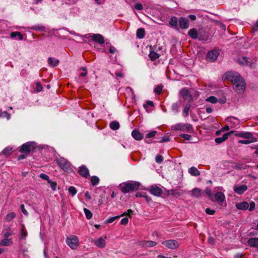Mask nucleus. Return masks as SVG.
<instances>
[{
    "mask_svg": "<svg viewBox=\"0 0 258 258\" xmlns=\"http://www.w3.org/2000/svg\"><path fill=\"white\" fill-rule=\"evenodd\" d=\"M223 78L230 81L232 84L233 89L238 94H242L245 89V83L244 79L237 72H228L224 74Z\"/></svg>",
    "mask_w": 258,
    "mask_h": 258,
    "instance_id": "nucleus-1",
    "label": "nucleus"
},
{
    "mask_svg": "<svg viewBox=\"0 0 258 258\" xmlns=\"http://www.w3.org/2000/svg\"><path fill=\"white\" fill-rule=\"evenodd\" d=\"M140 185L141 183L138 181H127L120 183L119 187L123 194H126L138 190Z\"/></svg>",
    "mask_w": 258,
    "mask_h": 258,
    "instance_id": "nucleus-2",
    "label": "nucleus"
},
{
    "mask_svg": "<svg viewBox=\"0 0 258 258\" xmlns=\"http://www.w3.org/2000/svg\"><path fill=\"white\" fill-rule=\"evenodd\" d=\"M56 163L64 171L71 172L73 171L71 163L63 157H60L56 159Z\"/></svg>",
    "mask_w": 258,
    "mask_h": 258,
    "instance_id": "nucleus-3",
    "label": "nucleus"
},
{
    "mask_svg": "<svg viewBox=\"0 0 258 258\" xmlns=\"http://www.w3.org/2000/svg\"><path fill=\"white\" fill-rule=\"evenodd\" d=\"M36 148V143L34 142H28L23 144L19 148V152L28 155Z\"/></svg>",
    "mask_w": 258,
    "mask_h": 258,
    "instance_id": "nucleus-4",
    "label": "nucleus"
},
{
    "mask_svg": "<svg viewBox=\"0 0 258 258\" xmlns=\"http://www.w3.org/2000/svg\"><path fill=\"white\" fill-rule=\"evenodd\" d=\"M171 129L173 130H180L182 132H186L189 133H193L194 132V130L191 124L189 123H177L176 124L173 125L171 126Z\"/></svg>",
    "mask_w": 258,
    "mask_h": 258,
    "instance_id": "nucleus-5",
    "label": "nucleus"
},
{
    "mask_svg": "<svg viewBox=\"0 0 258 258\" xmlns=\"http://www.w3.org/2000/svg\"><path fill=\"white\" fill-rule=\"evenodd\" d=\"M67 245L72 249H76L79 246V240L76 235H71L67 237L66 240Z\"/></svg>",
    "mask_w": 258,
    "mask_h": 258,
    "instance_id": "nucleus-6",
    "label": "nucleus"
},
{
    "mask_svg": "<svg viewBox=\"0 0 258 258\" xmlns=\"http://www.w3.org/2000/svg\"><path fill=\"white\" fill-rule=\"evenodd\" d=\"M165 247L171 249H176L179 246L178 241L175 239H169L162 242Z\"/></svg>",
    "mask_w": 258,
    "mask_h": 258,
    "instance_id": "nucleus-7",
    "label": "nucleus"
},
{
    "mask_svg": "<svg viewBox=\"0 0 258 258\" xmlns=\"http://www.w3.org/2000/svg\"><path fill=\"white\" fill-rule=\"evenodd\" d=\"M148 191L153 196L160 197L163 193L162 189L156 185H153L148 188Z\"/></svg>",
    "mask_w": 258,
    "mask_h": 258,
    "instance_id": "nucleus-8",
    "label": "nucleus"
},
{
    "mask_svg": "<svg viewBox=\"0 0 258 258\" xmlns=\"http://www.w3.org/2000/svg\"><path fill=\"white\" fill-rule=\"evenodd\" d=\"M180 94L183 99L187 100L188 102H191L193 100L192 95L189 90L183 88L180 91Z\"/></svg>",
    "mask_w": 258,
    "mask_h": 258,
    "instance_id": "nucleus-9",
    "label": "nucleus"
},
{
    "mask_svg": "<svg viewBox=\"0 0 258 258\" xmlns=\"http://www.w3.org/2000/svg\"><path fill=\"white\" fill-rule=\"evenodd\" d=\"M88 35L89 37L91 38L93 41L100 44H102L105 42L104 37L100 34H89Z\"/></svg>",
    "mask_w": 258,
    "mask_h": 258,
    "instance_id": "nucleus-10",
    "label": "nucleus"
},
{
    "mask_svg": "<svg viewBox=\"0 0 258 258\" xmlns=\"http://www.w3.org/2000/svg\"><path fill=\"white\" fill-rule=\"evenodd\" d=\"M225 199V195L221 192L218 191L215 195H213L211 200L213 202H216L220 204L222 203Z\"/></svg>",
    "mask_w": 258,
    "mask_h": 258,
    "instance_id": "nucleus-11",
    "label": "nucleus"
},
{
    "mask_svg": "<svg viewBox=\"0 0 258 258\" xmlns=\"http://www.w3.org/2000/svg\"><path fill=\"white\" fill-rule=\"evenodd\" d=\"M219 53L216 50L210 51L207 55V59L210 61H214L218 57Z\"/></svg>",
    "mask_w": 258,
    "mask_h": 258,
    "instance_id": "nucleus-12",
    "label": "nucleus"
},
{
    "mask_svg": "<svg viewBox=\"0 0 258 258\" xmlns=\"http://www.w3.org/2000/svg\"><path fill=\"white\" fill-rule=\"evenodd\" d=\"M178 24L181 29H186L189 27V21L185 17H180L178 20Z\"/></svg>",
    "mask_w": 258,
    "mask_h": 258,
    "instance_id": "nucleus-13",
    "label": "nucleus"
},
{
    "mask_svg": "<svg viewBox=\"0 0 258 258\" xmlns=\"http://www.w3.org/2000/svg\"><path fill=\"white\" fill-rule=\"evenodd\" d=\"M78 172L82 176L85 178H87L89 176V170L85 165H82L79 167Z\"/></svg>",
    "mask_w": 258,
    "mask_h": 258,
    "instance_id": "nucleus-14",
    "label": "nucleus"
},
{
    "mask_svg": "<svg viewBox=\"0 0 258 258\" xmlns=\"http://www.w3.org/2000/svg\"><path fill=\"white\" fill-rule=\"evenodd\" d=\"M247 189V187L245 184L240 186H235L234 187V192L238 195L243 194Z\"/></svg>",
    "mask_w": 258,
    "mask_h": 258,
    "instance_id": "nucleus-15",
    "label": "nucleus"
},
{
    "mask_svg": "<svg viewBox=\"0 0 258 258\" xmlns=\"http://www.w3.org/2000/svg\"><path fill=\"white\" fill-rule=\"evenodd\" d=\"M233 133V131H231L229 133H225L223 135L222 137H218L216 138L215 141L217 144H221L225 140H226L228 138L230 135L232 134Z\"/></svg>",
    "mask_w": 258,
    "mask_h": 258,
    "instance_id": "nucleus-16",
    "label": "nucleus"
},
{
    "mask_svg": "<svg viewBox=\"0 0 258 258\" xmlns=\"http://www.w3.org/2000/svg\"><path fill=\"white\" fill-rule=\"evenodd\" d=\"M140 245L145 247H151L155 246L157 243L153 241H142L140 242Z\"/></svg>",
    "mask_w": 258,
    "mask_h": 258,
    "instance_id": "nucleus-17",
    "label": "nucleus"
},
{
    "mask_svg": "<svg viewBox=\"0 0 258 258\" xmlns=\"http://www.w3.org/2000/svg\"><path fill=\"white\" fill-rule=\"evenodd\" d=\"M94 244L99 248H104L106 245L105 239L102 237H100L94 241Z\"/></svg>",
    "mask_w": 258,
    "mask_h": 258,
    "instance_id": "nucleus-18",
    "label": "nucleus"
},
{
    "mask_svg": "<svg viewBox=\"0 0 258 258\" xmlns=\"http://www.w3.org/2000/svg\"><path fill=\"white\" fill-rule=\"evenodd\" d=\"M235 135L237 137H242L245 139H249L252 137V134L250 132H240L236 133Z\"/></svg>",
    "mask_w": 258,
    "mask_h": 258,
    "instance_id": "nucleus-19",
    "label": "nucleus"
},
{
    "mask_svg": "<svg viewBox=\"0 0 258 258\" xmlns=\"http://www.w3.org/2000/svg\"><path fill=\"white\" fill-rule=\"evenodd\" d=\"M132 137L136 140L140 141L143 139V135L137 130H134L132 132Z\"/></svg>",
    "mask_w": 258,
    "mask_h": 258,
    "instance_id": "nucleus-20",
    "label": "nucleus"
},
{
    "mask_svg": "<svg viewBox=\"0 0 258 258\" xmlns=\"http://www.w3.org/2000/svg\"><path fill=\"white\" fill-rule=\"evenodd\" d=\"M247 244L251 247H257L258 246V237L257 238H250L247 240Z\"/></svg>",
    "mask_w": 258,
    "mask_h": 258,
    "instance_id": "nucleus-21",
    "label": "nucleus"
},
{
    "mask_svg": "<svg viewBox=\"0 0 258 258\" xmlns=\"http://www.w3.org/2000/svg\"><path fill=\"white\" fill-rule=\"evenodd\" d=\"M236 207L238 210H245L248 208V203L247 202L238 203L236 204Z\"/></svg>",
    "mask_w": 258,
    "mask_h": 258,
    "instance_id": "nucleus-22",
    "label": "nucleus"
},
{
    "mask_svg": "<svg viewBox=\"0 0 258 258\" xmlns=\"http://www.w3.org/2000/svg\"><path fill=\"white\" fill-rule=\"evenodd\" d=\"M59 62V61L58 59L53 57H50L48 59V63L50 66L52 67H55L57 66Z\"/></svg>",
    "mask_w": 258,
    "mask_h": 258,
    "instance_id": "nucleus-23",
    "label": "nucleus"
},
{
    "mask_svg": "<svg viewBox=\"0 0 258 258\" xmlns=\"http://www.w3.org/2000/svg\"><path fill=\"white\" fill-rule=\"evenodd\" d=\"M29 28L33 30L44 31L46 28L42 24H37L30 27Z\"/></svg>",
    "mask_w": 258,
    "mask_h": 258,
    "instance_id": "nucleus-24",
    "label": "nucleus"
},
{
    "mask_svg": "<svg viewBox=\"0 0 258 258\" xmlns=\"http://www.w3.org/2000/svg\"><path fill=\"white\" fill-rule=\"evenodd\" d=\"M202 192L203 191L202 189L198 188H195L191 190V196L197 198H199L201 196Z\"/></svg>",
    "mask_w": 258,
    "mask_h": 258,
    "instance_id": "nucleus-25",
    "label": "nucleus"
},
{
    "mask_svg": "<svg viewBox=\"0 0 258 258\" xmlns=\"http://www.w3.org/2000/svg\"><path fill=\"white\" fill-rule=\"evenodd\" d=\"M188 35L192 39H196L198 38V31L196 28H192L189 30Z\"/></svg>",
    "mask_w": 258,
    "mask_h": 258,
    "instance_id": "nucleus-26",
    "label": "nucleus"
},
{
    "mask_svg": "<svg viewBox=\"0 0 258 258\" xmlns=\"http://www.w3.org/2000/svg\"><path fill=\"white\" fill-rule=\"evenodd\" d=\"M188 172L192 176H197L200 175V172L195 167H191L188 169Z\"/></svg>",
    "mask_w": 258,
    "mask_h": 258,
    "instance_id": "nucleus-27",
    "label": "nucleus"
},
{
    "mask_svg": "<svg viewBox=\"0 0 258 258\" xmlns=\"http://www.w3.org/2000/svg\"><path fill=\"white\" fill-rule=\"evenodd\" d=\"M178 19L176 17H172L170 19V24L173 28L178 29Z\"/></svg>",
    "mask_w": 258,
    "mask_h": 258,
    "instance_id": "nucleus-28",
    "label": "nucleus"
},
{
    "mask_svg": "<svg viewBox=\"0 0 258 258\" xmlns=\"http://www.w3.org/2000/svg\"><path fill=\"white\" fill-rule=\"evenodd\" d=\"M160 56V55L154 51H151L149 54V57L151 59L152 61H155L157 59H158Z\"/></svg>",
    "mask_w": 258,
    "mask_h": 258,
    "instance_id": "nucleus-29",
    "label": "nucleus"
},
{
    "mask_svg": "<svg viewBox=\"0 0 258 258\" xmlns=\"http://www.w3.org/2000/svg\"><path fill=\"white\" fill-rule=\"evenodd\" d=\"M190 107L191 105L189 103H187L185 105L182 111V115L184 117H187L188 115V113Z\"/></svg>",
    "mask_w": 258,
    "mask_h": 258,
    "instance_id": "nucleus-30",
    "label": "nucleus"
},
{
    "mask_svg": "<svg viewBox=\"0 0 258 258\" xmlns=\"http://www.w3.org/2000/svg\"><path fill=\"white\" fill-rule=\"evenodd\" d=\"M181 103L180 101L175 102L174 103H173L171 109L172 111H173L175 113H177L179 111V108L181 105Z\"/></svg>",
    "mask_w": 258,
    "mask_h": 258,
    "instance_id": "nucleus-31",
    "label": "nucleus"
},
{
    "mask_svg": "<svg viewBox=\"0 0 258 258\" xmlns=\"http://www.w3.org/2000/svg\"><path fill=\"white\" fill-rule=\"evenodd\" d=\"M145 31L144 28H139L137 31V37L139 39H142L145 37Z\"/></svg>",
    "mask_w": 258,
    "mask_h": 258,
    "instance_id": "nucleus-32",
    "label": "nucleus"
},
{
    "mask_svg": "<svg viewBox=\"0 0 258 258\" xmlns=\"http://www.w3.org/2000/svg\"><path fill=\"white\" fill-rule=\"evenodd\" d=\"M249 139H250V140H239L238 141V143L247 145V144H249L252 142H256V139L254 137H253V136L252 138H249Z\"/></svg>",
    "mask_w": 258,
    "mask_h": 258,
    "instance_id": "nucleus-33",
    "label": "nucleus"
},
{
    "mask_svg": "<svg viewBox=\"0 0 258 258\" xmlns=\"http://www.w3.org/2000/svg\"><path fill=\"white\" fill-rule=\"evenodd\" d=\"M109 126L112 130L115 131L119 129L120 125L118 122L113 121L110 122Z\"/></svg>",
    "mask_w": 258,
    "mask_h": 258,
    "instance_id": "nucleus-34",
    "label": "nucleus"
},
{
    "mask_svg": "<svg viewBox=\"0 0 258 258\" xmlns=\"http://www.w3.org/2000/svg\"><path fill=\"white\" fill-rule=\"evenodd\" d=\"M12 243L13 242L11 238L4 239L1 241L0 245L3 246H9L12 244Z\"/></svg>",
    "mask_w": 258,
    "mask_h": 258,
    "instance_id": "nucleus-35",
    "label": "nucleus"
},
{
    "mask_svg": "<svg viewBox=\"0 0 258 258\" xmlns=\"http://www.w3.org/2000/svg\"><path fill=\"white\" fill-rule=\"evenodd\" d=\"M2 153L6 156L10 155L12 153V148L10 147H8L3 150Z\"/></svg>",
    "mask_w": 258,
    "mask_h": 258,
    "instance_id": "nucleus-36",
    "label": "nucleus"
},
{
    "mask_svg": "<svg viewBox=\"0 0 258 258\" xmlns=\"http://www.w3.org/2000/svg\"><path fill=\"white\" fill-rule=\"evenodd\" d=\"M10 36L11 38H15L16 36H18L19 40H22L23 38V36L19 32H13L11 33Z\"/></svg>",
    "mask_w": 258,
    "mask_h": 258,
    "instance_id": "nucleus-37",
    "label": "nucleus"
},
{
    "mask_svg": "<svg viewBox=\"0 0 258 258\" xmlns=\"http://www.w3.org/2000/svg\"><path fill=\"white\" fill-rule=\"evenodd\" d=\"M99 182V178L96 176H93L91 178V182L93 186L96 185Z\"/></svg>",
    "mask_w": 258,
    "mask_h": 258,
    "instance_id": "nucleus-38",
    "label": "nucleus"
},
{
    "mask_svg": "<svg viewBox=\"0 0 258 258\" xmlns=\"http://www.w3.org/2000/svg\"><path fill=\"white\" fill-rule=\"evenodd\" d=\"M84 212L85 213L86 217L87 219L89 220L92 218V213L91 212L90 210H89L87 208H84Z\"/></svg>",
    "mask_w": 258,
    "mask_h": 258,
    "instance_id": "nucleus-39",
    "label": "nucleus"
},
{
    "mask_svg": "<svg viewBox=\"0 0 258 258\" xmlns=\"http://www.w3.org/2000/svg\"><path fill=\"white\" fill-rule=\"evenodd\" d=\"M0 117L9 119L10 118V114L8 113L7 111H2L0 110Z\"/></svg>",
    "mask_w": 258,
    "mask_h": 258,
    "instance_id": "nucleus-40",
    "label": "nucleus"
},
{
    "mask_svg": "<svg viewBox=\"0 0 258 258\" xmlns=\"http://www.w3.org/2000/svg\"><path fill=\"white\" fill-rule=\"evenodd\" d=\"M16 216V214L14 212H11L7 215L6 219L10 222Z\"/></svg>",
    "mask_w": 258,
    "mask_h": 258,
    "instance_id": "nucleus-41",
    "label": "nucleus"
},
{
    "mask_svg": "<svg viewBox=\"0 0 258 258\" xmlns=\"http://www.w3.org/2000/svg\"><path fill=\"white\" fill-rule=\"evenodd\" d=\"M206 101L212 103H216L218 101V99L215 96H211L208 97L206 99Z\"/></svg>",
    "mask_w": 258,
    "mask_h": 258,
    "instance_id": "nucleus-42",
    "label": "nucleus"
},
{
    "mask_svg": "<svg viewBox=\"0 0 258 258\" xmlns=\"http://www.w3.org/2000/svg\"><path fill=\"white\" fill-rule=\"evenodd\" d=\"M69 192L73 197L76 194L77 189H76V188L74 186H71L69 188Z\"/></svg>",
    "mask_w": 258,
    "mask_h": 258,
    "instance_id": "nucleus-43",
    "label": "nucleus"
},
{
    "mask_svg": "<svg viewBox=\"0 0 258 258\" xmlns=\"http://www.w3.org/2000/svg\"><path fill=\"white\" fill-rule=\"evenodd\" d=\"M120 217H121V216L119 215V216H116L112 217L111 218H109L105 221V223H111L113 222V221H114L117 219L120 218Z\"/></svg>",
    "mask_w": 258,
    "mask_h": 258,
    "instance_id": "nucleus-44",
    "label": "nucleus"
},
{
    "mask_svg": "<svg viewBox=\"0 0 258 258\" xmlns=\"http://www.w3.org/2000/svg\"><path fill=\"white\" fill-rule=\"evenodd\" d=\"M27 236V232L26 230L24 229H22L21 230V237L22 239H25Z\"/></svg>",
    "mask_w": 258,
    "mask_h": 258,
    "instance_id": "nucleus-45",
    "label": "nucleus"
},
{
    "mask_svg": "<svg viewBox=\"0 0 258 258\" xmlns=\"http://www.w3.org/2000/svg\"><path fill=\"white\" fill-rule=\"evenodd\" d=\"M156 134H157V132L155 131H154L151 132L147 134L146 135V137L147 138H152V137H154L156 135Z\"/></svg>",
    "mask_w": 258,
    "mask_h": 258,
    "instance_id": "nucleus-46",
    "label": "nucleus"
},
{
    "mask_svg": "<svg viewBox=\"0 0 258 258\" xmlns=\"http://www.w3.org/2000/svg\"><path fill=\"white\" fill-rule=\"evenodd\" d=\"M48 183L50 184V187L53 190H55L56 188V183L51 180H49Z\"/></svg>",
    "mask_w": 258,
    "mask_h": 258,
    "instance_id": "nucleus-47",
    "label": "nucleus"
},
{
    "mask_svg": "<svg viewBox=\"0 0 258 258\" xmlns=\"http://www.w3.org/2000/svg\"><path fill=\"white\" fill-rule=\"evenodd\" d=\"M163 160V157L160 155H157L156 156L155 161L157 163H161Z\"/></svg>",
    "mask_w": 258,
    "mask_h": 258,
    "instance_id": "nucleus-48",
    "label": "nucleus"
},
{
    "mask_svg": "<svg viewBox=\"0 0 258 258\" xmlns=\"http://www.w3.org/2000/svg\"><path fill=\"white\" fill-rule=\"evenodd\" d=\"M255 206V203L253 202H251L250 203L249 205L248 204V208L247 209H248V210L249 211H252L254 209Z\"/></svg>",
    "mask_w": 258,
    "mask_h": 258,
    "instance_id": "nucleus-49",
    "label": "nucleus"
},
{
    "mask_svg": "<svg viewBox=\"0 0 258 258\" xmlns=\"http://www.w3.org/2000/svg\"><path fill=\"white\" fill-rule=\"evenodd\" d=\"M133 214V211L131 209L128 210L126 212H124L122 214H121L120 216L121 217L127 215L129 217H131V215Z\"/></svg>",
    "mask_w": 258,
    "mask_h": 258,
    "instance_id": "nucleus-50",
    "label": "nucleus"
},
{
    "mask_svg": "<svg viewBox=\"0 0 258 258\" xmlns=\"http://www.w3.org/2000/svg\"><path fill=\"white\" fill-rule=\"evenodd\" d=\"M39 177L43 179L47 180L48 182L50 180L49 176L46 174L41 173Z\"/></svg>",
    "mask_w": 258,
    "mask_h": 258,
    "instance_id": "nucleus-51",
    "label": "nucleus"
},
{
    "mask_svg": "<svg viewBox=\"0 0 258 258\" xmlns=\"http://www.w3.org/2000/svg\"><path fill=\"white\" fill-rule=\"evenodd\" d=\"M239 63L242 64H246L247 62V58L246 57H243L241 59L238 60Z\"/></svg>",
    "mask_w": 258,
    "mask_h": 258,
    "instance_id": "nucleus-52",
    "label": "nucleus"
},
{
    "mask_svg": "<svg viewBox=\"0 0 258 258\" xmlns=\"http://www.w3.org/2000/svg\"><path fill=\"white\" fill-rule=\"evenodd\" d=\"M205 193L207 194V195L211 199L213 198V195L212 193L211 190L209 188H207L205 190Z\"/></svg>",
    "mask_w": 258,
    "mask_h": 258,
    "instance_id": "nucleus-53",
    "label": "nucleus"
},
{
    "mask_svg": "<svg viewBox=\"0 0 258 258\" xmlns=\"http://www.w3.org/2000/svg\"><path fill=\"white\" fill-rule=\"evenodd\" d=\"M205 211L208 215H214L216 212L215 210H211L210 208H207Z\"/></svg>",
    "mask_w": 258,
    "mask_h": 258,
    "instance_id": "nucleus-54",
    "label": "nucleus"
},
{
    "mask_svg": "<svg viewBox=\"0 0 258 258\" xmlns=\"http://www.w3.org/2000/svg\"><path fill=\"white\" fill-rule=\"evenodd\" d=\"M180 136L184 138L185 140L189 141L191 139L192 137L188 134H181Z\"/></svg>",
    "mask_w": 258,
    "mask_h": 258,
    "instance_id": "nucleus-55",
    "label": "nucleus"
},
{
    "mask_svg": "<svg viewBox=\"0 0 258 258\" xmlns=\"http://www.w3.org/2000/svg\"><path fill=\"white\" fill-rule=\"evenodd\" d=\"M169 141V137L168 136H164L162 138H161V140L158 141V142L160 143H164V142H167Z\"/></svg>",
    "mask_w": 258,
    "mask_h": 258,
    "instance_id": "nucleus-56",
    "label": "nucleus"
},
{
    "mask_svg": "<svg viewBox=\"0 0 258 258\" xmlns=\"http://www.w3.org/2000/svg\"><path fill=\"white\" fill-rule=\"evenodd\" d=\"M162 91V87L161 86H158L154 89V92L158 93L160 94Z\"/></svg>",
    "mask_w": 258,
    "mask_h": 258,
    "instance_id": "nucleus-57",
    "label": "nucleus"
},
{
    "mask_svg": "<svg viewBox=\"0 0 258 258\" xmlns=\"http://www.w3.org/2000/svg\"><path fill=\"white\" fill-rule=\"evenodd\" d=\"M134 8L137 10H142L143 9V6L141 4L138 3L134 6Z\"/></svg>",
    "mask_w": 258,
    "mask_h": 258,
    "instance_id": "nucleus-58",
    "label": "nucleus"
},
{
    "mask_svg": "<svg viewBox=\"0 0 258 258\" xmlns=\"http://www.w3.org/2000/svg\"><path fill=\"white\" fill-rule=\"evenodd\" d=\"M36 90L38 92L42 90V86L39 82L36 83Z\"/></svg>",
    "mask_w": 258,
    "mask_h": 258,
    "instance_id": "nucleus-59",
    "label": "nucleus"
},
{
    "mask_svg": "<svg viewBox=\"0 0 258 258\" xmlns=\"http://www.w3.org/2000/svg\"><path fill=\"white\" fill-rule=\"evenodd\" d=\"M128 221V219L127 217H124L122 218L120 221V224L121 225H126L127 224Z\"/></svg>",
    "mask_w": 258,
    "mask_h": 258,
    "instance_id": "nucleus-60",
    "label": "nucleus"
},
{
    "mask_svg": "<svg viewBox=\"0 0 258 258\" xmlns=\"http://www.w3.org/2000/svg\"><path fill=\"white\" fill-rule=\"evenodd\" d=\"M21 209L22 212V213L26 216H27L28 215V213L26 210L25 209L24 205L23 204L21 205Z\"/></svg>",
    "mask_w": 258,
    "mask_h": 258,
    "instance_id": "nucleus-61",
    "label": "nucleus"
},
{
    "mask_svg": "<svg viewBox=\"0 0 258 258\" xmlns=\"http://www.w3.org/2000/svg\"><path fill=\"white\" fill-rule=\"evenodd\" d=\"M148 106H154L153 102L151 101H147L146 104H144V107L145 108H147Z\"/></svg>",
    "mask_w": 258,
    "mask_h": 258,
    "instance_id": "nucleus-62",
    "label": "nucleus"
},
{
    "mask_svg": "<svg viewBox=\"0 0 258 258\" xmlns=\"http://www.w3.org/2000/svg\"><path fill=\"white\" fill-rule=\"evenodd\" d=\"M144 198L146 199V201L148 203H150L152 201V199L150 197L147 196L146 193L145 194Z\"/></svg>",
    "mask_w": 258,
    "mask_h": 258,
    "instance_id": "nucleus-63",
    "label": "nucleus"
},
{
    "mask_svg": "<svg viewBox=\"0 0 258 258\" xmlns=\"http://www.w3.org/2000/svg\"><path fill=\"white\" fill-rule=\"evenodd\" d=\"M208 242L211 244H214L215 242V239L212 237H210L208 239Z\"/></svg>",
    "mask_w": 258,
    "mask_h": 258,
    "instance_id": "nucleus-64",
    "label": "nucleus"
}]
</instances>
